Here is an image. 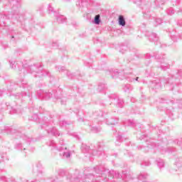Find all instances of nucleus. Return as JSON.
I'll list each match as a JSON object with an SVG mask.
<instances>
[{"instance_id": "21", "label": "nucleus", "mask_w": 182, "mask_h": 182, "mask_svg": "<svg viewBox=\"0 0 182 182\" xmlns=\"http://www.w3.org/2000/svg\"><path fill=\"white\" fill-rule=\"evenodd\" d=\"M139 180H141V178H146V175L141 174L138 177Z\"/></svg>"}, {"instance_id": "31", "label": "nucleus", "mask_w": 182, "mask_h": 182, "mask_svg": "<svg viewBox=\"0 0 182 182\" xmlns=\"http://www.w3.org/2000/svg\"><path fill=\"white\" fill-rule=\"evenodd\" d=\"M135 80H139V77H136V78L135 79Z\"/></svg>"}, {"instance_id": "18", "label": "nucleus", "mask_w": 182, "mask_h": 182, "mask_svg": "<svg viewBox=\"0 0 182 182\" xmlns=\"http://www.w3.org/2000/svg\"><path fill=\"white\" fill-rule=\"evenodd\" d=\"M161 69H163L164 70H166V69H168V68H170L169 65H164V64H162L161 65Z\"/></svg>"}, {"instance_id": "27", "label": "nucleus", "mask_w": 182, "mask_h": 182, "mask_svg": "<svg viewBox=\"0 0 182 182\" xmlns=\"http://www.w3.org/2000/svg\"><path fill=\"white\" fill-rule=\"evenodd\" d=\"M145 166H150V162L145 163Z\"/></svg>"}, {"instance_id": "12", "label": "nucleus", "mask_w": 182, "mask_h": 182, "mask_svg": "<svg viewBox=\"0 0 182 182\" xmlns=\"http://www.w3.org/2000/svg\"><path fill=\"white\" fill-rule=\"evenodd\" d=\"M124 92H130L133 90V87L130 85H125L124 87Z\"/></svg>"}, {"instance_id": "33", "label": "nucleus", "mask_w": 182, "mask_h": 182, "mask_svg": "<svg viewBox=\"0 0 182 182\" xmlns=\"http://www.w3.org/2000/svg\"><path fill=\"white\" fill-rule=\"evenodd\" d=\"M84 182H90V181H84Z\"/></svg>"}, {"instance_id": "14", "label": "nucleus", "mask_w": 182, "mask_h": 182, "mask_svg": "<svg viewBox=\"0 0 182 182\" xmlns=\"http://www.w3.org/2000/svg\"><path fill=\"white\" fill-rule=\"evenodd\" d=\"M95 171H96V173L101 174V177H102V174H106V173H109L107 171H101L100 169H99V168H96Z\"/></svg>"}, {"instance_id": "7", "label": "nucleus", "mask_w": 182, "mask_h": 182, "mask_svg": "<svg viewBox=\"0 0 182 182\" xmlns=\"http://www.w3.org/2000/svg\"><path fill=\"white\" fill-rule=\"evenodd\" d=\"M106 123H107V124L112 125V124H116V123H117V122H116V120H114V118H110L109 119H107Z\"/></svg>"}, {"instance_id": "10", "label": "nucleus", "mask_w": 182, "mask_h": 182, "mask_svg": "<svg viewBox=\"0 0 182 182\" xmlns=\"http://www.w3.org/2000/svg\"><path fill=\"white\" fill-rule=\"evenodd\" d=\"M91 131L93 132V133H99L102 130L100 127H91Z\"/></svg>"}, {"instance_id": "22", "label": "nucleus", "mask_w": 182, "mask_h": 182, "mask_svg": "<svg viewBox=\"0 0 182 182\" xmlns=\"http://www.w3.org/2000/svg\"><path fill=\"white\" fill-rule=\"evenodd\" d=\"M14 65L15 64H14L12 62L11 63L10 62V66L12 69H15V68H16V65L14 66Z\"/></svg>"}, {"instance_id": "20", "label": "nucleus", "mask_w": 182, "mask_h": 182, "mask_svg": "<svg viewBox=\"0 0 182 182\" xmlns=\"http://www.w3.org/2000/svg\"><path fill=\"white\" fill-rule=\"evenodd\" d=\"M16 148L18 149L19 150H22V149H23V147L22 146V144H18L16 145Z\"/></svg>"}, {"instance_id": "24", "label": "nucleus", "mask_w": 182, "mask_h": 182, "mask_svg": "<svg viewBox=\"0 0 182 182\" xmlns=\"http://www.w3.org/2000/svg\"><path fill=\"white\" fill-rule=\"evenodd\" d=\"M49 146H55V141H50V144H49Z\"/></svg>"}, {"instance_id": "28", "label": "nucleus", "mask_w": 182, "mask_h": 182, "mask_svg": "<svg viewBox=\"0 0 182 182\" xmlns=\"http://www.w3.org/2000/svg\"><path fill=\"white\" fill-rule=\"evenodd\" d=\"M60 124H66V122L63 121L62 123H60Z\"/></svg>"}, {"instance_id": "9", "label": "nucleus", "mask_w": 182, "mask_h": 182, "mask_svg": "<svg viewBox=\"0 0 182 182\" xmlns=\"http://www.w3.org/2000/svg\"><path fill=\"white\" fill-rule=\"evenodd\" d=\"M114 102H117V107H123V100L114 99Z\"/></svg>"}, {"instance_id": "30", "label": "nucleus", "mask_w": 182, "mask_h": 182, "mask_svg": "<svg viewBox=\"0 0 182 182\" xmlns=\"http://www.w3.org/2000/svg\"><path fill=\"white\" fill-rule=\"evenodd\" d=\"M63 69H65V68H63V67H61V70H63Z\"/></svg>"}, {"instance_id": "15", "label": "nucleus", "mask_w": 182, "mask_h": 182, "mask_svg": "<svg viewBox=\"0 0 182 182\" xmlns=\"http://www.w3.org/2000/svg\"><path fill=\"white\" fill-rule=\"evenodd\" d=\"M105 89H106V85L101 84L98 85V90H100V92H102V90H105Z\"/></svg>"}, {"instance_id": "16", "label": "nucleus", "mask_w": 182, "mask_h": 182, "mask_svg": "<svg viewBox=\"0 0 182 182\" xmlns=\"http://www.w3.org/2000/svg\"><path fill=\"white\" fill-rule=\"evenodd\" d=\"M37 168H38V172L40 174H42V164L41 162H38V164L36 166Z\"/></svg>"}, {"instance_id": "4", "label": "nucleus", "mask_w": 182, "mask_h": 182, "mask_svg": "<svg viewBox=\"0 0 182 182\" xmlns=\"http://www.w3.org/2000/svg\"><path fill=\"white\" fill-rule=\"evenodd\" d=\"M57 21L58 23H65V22H66V17L62 15H58L57 16Z\"/></svg>"}, {"instance_id": "13", "label": "nucleus", "mask_w": 182, "mask_h": 182, "mask_svg": "<svg viewBox=\"0 0 182 182\" xmlns=\"http://www.w3.org/2000/svg\"><path fill=\"white\" fill-rule=\"evenodd\" d=\"M157 35L152 33L151 36H149V41H158Z\"/></svg>"}, {"instance_id": "2", "label": "nucleus", "mask_w": 182, "mask_h": 182, "mask_svg": "<svg viewBox=\"0 0 182 182\" xmlns=\"http://www.w3.org/2000/svg\"><path fill=\"white\" fill-rule=\"evenodd\" d=\"M174 166H176L177 168H182V157H178L175 159Z\"/></svg>"}, {"instance_id": "29", "label": "nucleus", "mask_w": 182, "mask_h": 182, "mask_svg": "<svg viewBox=\"0 0 182 182\" xmlns=\"http://www.w3.org/2000/svg\"><path fill=\"white\" fill-rule=\"evenodd\" d=\"M61 145H63V141L60 142Z\"/></svg>"}, {"instance_id": "32", "label": "nucleus", "mask_w": 182, "mask_h": 182, "mask_svg": "<svg viewBox=\"0 0 182 182\" xmlns=\"http://www.w3.org/2000/svg\"><path fill=\"white\" fill-rule=\"evenodd\" d=\"M25 150H26V149L23 148V151H25Z\"/></svg>"}, {"instance_id": "11", "label": "nucleus", "mask_w": 182, "mask_h": 182, "mask_svg": "<svg viewBox=\"0 0 182 182\" xmlns=\"http://www.w3.org/2000/svg\"><path fill=\"white\" fill-rule=\"evenodd\" d=\"M157 166L159 168H163L164 167V161L163 159L158 161Z\"/></svg>"}, {"instance_id": "25", "label": "nucleus", "mask_w": 182, "mask_h": 182, "mask_svg": "<svg viewBox=\"0 0 182 182\" xmlns=\"http://www.w3.org/2000/svg\"><path fill=\"white\" fill-rule=\"evenodd\" d=\"M93 176H92V174H90V175H87V178H92Z\"/></svg>"}, {"instance_id": "3", "label": "nucleus", "mask_w": 182, "mask_h": 182, "mask_svg": "<svg viewBox=\"0 0 182 182\" xmlns=\"http://www.w3.org/2000/svg\"><path fill=\"white\" fill-rule=\"evenodd\" d=\"M38 95L41 97H44L46 100H48V99H50V97L52 96L50 92H43L42 95H41V92H38Z\"/></svg>"}, {"instance_id": "8", "label": "nucleus", "mask_w": 182, "mask_h": 182, "mask_svg": "<svg viewBox=\"0 0 182 182\" xmlns=\"http://www.w3.org/2000/svg\"><path fill=\"white\" fill-rule=\"evenodd\" d=\"M94 23L95 25H100V15H96L94 19Z\"/></svg>"}, {"instance_id": "23", "label": "nucleus", "mask_w": 182, "mask_h": 182, "mask_svg": "<svg viewBox=\"0 0 182 182\" xmlns=\"http://www.w3.org/2000/svg\"><path fill=\"white\" fill-rule=\"evenodd\" d=\"M24 140H26V141H28V142L31 141L30 138H28V136H24Z\"/></svg>"}, {"instance_id": "19", "label": "nucleus", "mask_w": 182, "mask_h": 182, "mask_svg": "<svg viewBox=\"0 0 182 182\" xmlns=\"http://www.w3.org/2000/svg\"><path fill=\"white\" fill-rule=\"evenodd\" d=\"M156 22L158 23V25H161L163 22V20H161V18H156Z\"/></svg>"}, {"instance_id": "5", "label": "nucleus", "mask_w": 182, "mask_h": 182, "mask_svg": "<svg viewBox=\"0 0 182 182\" xmlns=\"http://www.w3.org/2000/svg\"><path fill=\"white\" fill-rule=\"evenodd\" d=\"M119 24L121 26H126V20H124V17L123 16H119Z\"/></svg>"}, {"instance_id": "1", "label": "nucleus", "mask_w": 182, "mask_h": 182, "mask_svg": "<svg viewBox=\"0 0 182 182\" xmlns=\"http://www.w3.org/2000/svg\"><path fill=\"white\" fill-rule=\"evenodd\" d=\"M59 151H63L60 154V156H63V157H65V159H69L70 157V151H68L66 147L61 146L58 149Z\"/></svg>"}, {"instance_id": "17", "label": "nucleus", "mask_w": 182, "mask_h": 182, "mask_svg": "<svg viewBox=\"0 0 182 182\" xmlns=\"http://www.w3.org/2000/svg\"><path fill=\"white\" fill-rule=\"evenodd\" d=\"M48 14H52V12H53V7L52 6V4H48Z\"/></svg>"}, {"instance_id": "6", "label": "nucleus", "mask_w": 182, "mask_h": 182, "mask_svg": "<svg viewBox=\"0 0 182 182\" xmlns=\"http://www.w3.org/2000/svg\"><path fill=\"white\" fill-rule=\"evenodd\" d=\"M50 132L51 134H53V136H60L59 131L55 127L52 128Z\"/></svg>"}, {"instance_id": "26", "label": "nucleus", "mask_w": 182, "mask_h": 182, "mask_svg": "<svg viewBox=\"0 0 182 182\" xmlns=\"http://www.w3.org/2000/svg\"><path fill=\"white\" fill-rule=\"evenodd\" d=\"M178 144L181 147H182V141H178Z\"/></svg>"}]
</instances>
